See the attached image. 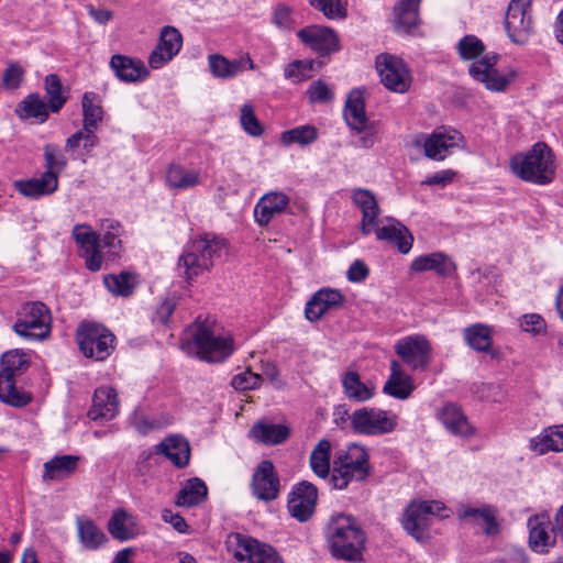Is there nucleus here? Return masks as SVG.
I'll use <instances>...</instances> for the list:
<instances>
[{
	"label": "nucleus",
	"instance_id": "obj_1",
	"mask_svg": "<svg viewBox=\"0 0 563 563\" xmlns=\"http://www.w3.org/2000/svg\"><path fill=\"white\" fill-rule=\"evenodd\" d=\"M181 349L206 362H222L233 350V339L212 318L200 317L190 325L181 339Z\"/></svg>",
	"mask_w": 563,
	"mask_h": 563
},
{
	"label": "nucleus",
	"instance_id": "obj_2",
	"mask_svg": "<svg viewBox=\"0 0 563 563\" xmlns=\"http://www.w3.org/2000/svg\"><path fill=\"white\" fill-rule=\"evenodd\" d=\"M460 57L464 60H473L468 67L470 76L482 82L490 91L501 92L507 89L515 79L517 73L514 69L500 71L496 68L499 55L488 53L484 56V43L475 35H465L456 45Z\"/></svg>",
	"mask_w": 563,
	"mask_h": 563
},
{
	"label": "nucleus",
	"instance_id": "obj_3",
	"mask_svg": "<svg viewBox=\"0 0 563 563\" xmlns=\"http://www.w3.org/2000/svg\"><path fill=\"white\" fill-rule=\"evenodd\" d=\"M325 536L334 558L345 561L362 560L366 534L355 518L343 514L332 516L327 525Z\"/></svg>",
	"mask_w": 563,
	"mask_h": 563
},
{
	"label": "nucleus",
	"instance_id": "obj_4",
	"mask_svg": "<svg viewBox=\"0 0 563 563\" xmlns=\"http://www.w3.org/2000/svg\"><path fill=\"white\" fill-rule=\"evenodd\" d=\"M510 169L523 181L548 185L555 177L554 154L548 144L538 142L527 153L511 157Z\"/></svg>",
	"mask_w": 563,
	"mask_h": 563
},
{
	"label": "nucleus",
	"instance_id": "obj_5",
	"mask_svg": "<svg viewBox=\"0 0 563 563\" xmlns=\"http://www.w3.org/2000/svg\"><path fill=\"white\" fill-rule=\"evenodd\" d=\"M227 252L225 241L208 234L189 243L178 261V269L186 280L190 282L203 272L209 271L214 261Z\"/></svg>",
	"mask_w": 563,
	"mask_h": 563
},
{
	"label": "nucleus",
	"instance_id": "obj_6",
	"mask_svg": "<svg viewBox=\"0 0 563 563\" xmlns=\"http://www.w3.org/2000/svg\"><path fill=\"white\" fill-rule=\"evenodd\" d=\"M371 474L369 455L365 446L352 443L338 453L330 482L335 489H345L352 482H363Z\"/></svg>",
	"mask_w": 563,
	"mask_h": 563
},
{
	"label": "nucleus",
	"instance_id": "obj_7",
	"mask_svg": "<svg viewBox=\"0 0 563 563\" xmlns=\"http://www.w3.org/2000/svg\"><path fill=\"white\" fill-rule=\"evenodd\" d=\"M352 431L360 435L380 437L391 433L398 424L396 413L376 407H362L350 416Z\"/></svg>",
	"mask_w": 563,
	"mask_h": 563
},
{
	"label": "nucleus",
	"instance_id": "obj_8",
	"mask_svg": "<svg viewBox=\"0 0 563 563\" xmlns=\"http://www.w3.org/2000/svg\"><path fill=\"white\" fill-rule=\"evenodd\" d=\"M115 336L100 323L81 322L77 329V343L86 357L104 361L114 350Z\"/></svg>",
	"mask_w": 563,
	"mask_h": 563
},
{
	"label": "nucleus",
	"instance_id": "obj_9",
	"mask_svg": "<svg viewBox=\"0 0 563 563\" xmlns=\"http://www.w3.org/2000/svg\"><path fill=\"white\" fill-rule=\"evenodd\" d=\"M225 543L236 563H284L274 548L251 537L231 533Z\"/></svg>",
	"mask_w": 563,
	"mask_h": 563
},
{
	"label": "nucleus",
	"instance_id": "obj_10",
	"mask_svg": "<svg viewBox=\"0 0 563 563\" xmlns=\"http://www.w3.org/2000/svg\"><path fill=\"white\" fill-rule=\"evenodd\" d=\"M18 316L13 325L16 334L34 340H43L48 336L52 317L48 308L43 302H25Z\"/></svg>",
	"mask_w": 563,
	"mask_h": 563
},
{
	"label": "nucleus",
	"instance_id": "obj_11",
	"mask_svg": "<svg viewBox=\"0 0 563 563\" xmlns=\"http://www.w3.org/2000/svg\"><path fill=\"white\" fill-rule=\"evenodd\" d=\"M442 510H445V507L441 501L415 500L404 512L402 527L416 540H423L427 537L432 516H441Z\"/></svg>",
	"mask_w": 563,
	"mask_h": 563
},
{
	"label": "nucleus",
	"instance_id": "obj_12",
	"mask_svg": "<svg viewBox=\"0 0 563 563\" xmlns=\"http://www.w3.org/2000/svg\"><path fill=\"white\" fill-rule=\"evenodd\" d=\"M532 2L533 0H511L508 4L505 30L515 44H526L533 33Z\"/></svg>",
	"mask_w": 563,
	"mask_h": 563
},
{
	"label": "nucleus",
	"instance_id": "obj_13",
	"mask_svg": "<svg viewBox=\"0 0 563 563\" xmlns=\"http://www.w3.org/2000/svg\"><path fill=\"white\" fill-rule=\"evenodd\" d=\"M396 354L412 371H424L432 361V346L421 334L398 340L394 346Z\"/></svg>",
	"mask_w": 563,
	"mask_h": 563
},
{
	"label": "nucleus",
	"instance_id": "obj_14",
	"mask_svg": "<svg viewBox=\"0 0 563 563\" xmlns=\"http://www.w3.org/2000/svg\"><path fill=\"white\" fill-rule=\"evenodd\" d=\"M376 69L383 85L390 91L404 93L410 88L411 76L402 59L380 54L376 57Z\"/></svg>",
	"mask_w": 563,
	"mask_h": 563
},
{
	"label": "nucleus",
	"instance_id": "obj_15",
	"mask_svg": "<svg viewBox=\"0 0 563 563\" xmlns=\"http://www.w3.org/2000/svg\"><path fill=\"white\" fill-rule=\"evenodd\" d=\"M297 36L306 46L321 56L330 55L340 49L338 34L327 26H306L297 32Z\"/></svg>",
	"mask_w": 563,
	"mask_h": 563
},
{
	"label": "nucleus",
	"instance_id": "obj_16",
	"mask_svg": "<svg viewBox=\"0 0 563 563\" xmlns=\"http://www.w3.org/2000/svg\"><path fill=\"white\" fill-rule=\"evenodd\" d=\"M181 46L183 35L174 26H164L159 33L158 44L148 56L150 67L159 69L179 53Z\"/></svg>",
	"mask_w": 563,
	"mask_h": 563
},
{
	"label": "nucleus",
	"instance_id": "obj_17",
	"mask_svg": "<svg viewBox=\"0 0 563 563\" xmlns=\"http://www.w3.org/2000/svg\"><path fill=\"white\" fill-rule=\"evenodd\" d=\"M317 499V487L303 481L289 494L287 508L294 518L300 522H305L312 516Z\"/></svg>",
	"mask_w": 563,
	"mask_h": 563
},
{
	"label": "nucleus",
	"instance_id": "obj_18",
	"mask_svg": "<svg viewBox=\"0 0 563 563\" xmlns=\"http://www.w3.org/2000/svg\"><path fill=\"white\" fill-rule=\"evenodd\" d=\"M529 529V547L538 553L548 552L554 547L555 534L552 530L553 522L547 512L531 516L527 522Z\"/></svg>",
	"mask_w": 563,
	"mask_h": 563
},
{
	"label": "nucleus",
	"instance_id": "obj_19",
	"mask_svg": "<svg viewBox=\"0 0 563 563\" xmlns=\"http://www.w3.org/2000/svg\"><path fill=\"white\" fill-rule=\"evenodd\" d=\"M462 134L451 128L435 129L424 141V154L428 158L443 161L453 147L459 146Z\"/></svg>",
	"mask_w": 563,
	"mask_h": 563
},
{
	"label": "nucleus",
	"instance_id": "obj_20",
	"mask_svg": "<svg viewBox=\"0 0 563 563\" xmlns=\"http://www.w3.org/2000/svg\"><path fill=\"white\" fill-rule=\"evenodd\" d=\"M252 487L254 495L261 500L272 501L277 498L279 478L273 462L264 460L258 464L252 477Z\"/></svg>",
	"mask_w": 563,
	"mask_h": 563
},
{
	"label": "nucleus",
	"instance_id": "obj_21",
	"mask_svg": "<svg viewBox=\"0 0 563 563\" xmlns=\"http://www.w3.org/2000/svg\"><path fill=\"white\" fill-rule=\"evenodd\" d=\"M109 65L115 77L123 82H140L145 80L150 75V71L141 59L122 54H114Z\"/></svg>",
	"mask_w": 563,
	"mask_h": 563
},
{
	"label": "nucleus",
	"instance_id": "obj_22",
	"mask_svg": "<svg viewBox=\"0 0 563 563\" xmlns=\"http://www.w3.org/2000/svg\"><path fill=\"white\" fill-rule=\"evenodd\" d=\"M289 205V197L280 191H271L260 198L255 208V221L266 227L276 214H280Z\"/></svg>",
	"mask_w": 563,
	"mask_h": 563
},
{
	"label": "nucleus",
	"instance_id": "obj_23",
	"mask_svg": "<svg viewBox=\"0 0 563 563\" xmlns=\"http://www.w3.org/2000/svg\"><path fill=\"white\" fill-rule=\"evenodd\" d=\"M343 295L336 289H320L307 302L305 314L309 321H318L328 310L341 307Z\"/></svg>",
	"mask_w": 563,
	"mask_h": 563
},
{
	"label": "nucleus",
	"instance_id": "obj_24",
	"mask_svg": "<svg viewBox=\"0 0 563 563\" xmlns=\"http://www.w3.org/2000/svg\"><path fill=\"white\" fill-rule=\"evenodd\" d=\"M415 388L412 377L405 373L400 362L393 360L390 362V375L383 387V391L388 396L405 400L411 396Z\"/></svg>",
	"mask_w": 563,
	"mask_h": 563
},
{
	"label": "nucleus",
	"instance_id": "obj_25",
	"mask_svg": "<svg viewBox=\"0 0 563 563\" xmlns=\"http://www.w3.org/2000/svg\"><path fill=\"white\" fill-rule=\"evenodd\" d=\"M466 344L477 351L488 353L492 360H499L501 353L493 349V330L483 323L472 324L463 330Z\"/></svg>",
	"mask_w": 563,
	"mask_h": 563
},
{
	"label": "nucleus",
	"instance_id": "obj_26",
	"mask_svg": "<svg viewBox=\"0 0 563 563\" xmlns=\"http://www.w3.org/2000/svg\"><path fill=\"white\" fill-rule=\"evenodd\" d=\"M119 402L115 389L112 387H100L95 390L88 417L92 420H110L117 416Z\"/></svg>",
	"mask_w": 563,
	"mask_h": 563
},
{
	"label": "nucleus",
	"instance_id": "obj_27",
	"mask_svg": "<svg viewBox=\"0 0 563 563\" xmlns=\"http://www.w3.org/2000/svg\"><path fill=\"white\" fill-rule=\"evenodd\" d=\"M410 269L415 273L432 271L441 277H449L454 274L456 265L446 254L434 252L416 257Z\"/></svg>",
	"mask_w": 563,
	"mask_h": 563
},
{
	"label": "nucleus",
	"instance_id": "obj_28",
	"mask_svg": "<svg viewBox=\"0 0 563 563\" xmlns=\"http://www.w3.org/2000/svg\"><path fill=\"white\" fill-rule=\"evenodd\" d=\"M385 222L375 232L377 240L396 244L400 253L407 254L411 250L413 242L409 230L393 218H387Z\"/></svg>",
	"mask_w": 563,
	"mask_h": 563
},
{
	"label": "nucleus",
	"instance_id": "obj_29",
	"mask_svg": "<svg viewBox=\"0 0 563 563\" xmlns=\"http://www.w3.org/2000/svg\"><path fill=\"white\" fill-rule=\"evenodd\" d=\"M353 202L362 211L361 231L364 235H368L379 216V207L372 191L358 188L353 192Z\"/></svg>",
	"mask_w": 563,
	"mask_h": 563
},
{
	"label": "nucleus",
	"instance_id": "obj_30",
	"mask_svg": "<svg viewBox=\"0 0 563 563\" xmlns=\"http://www.w3.org/2000/svg\"><path fill=\"white\" fill-rule=\"evenodd\" d=\"M110 534L119 541H128L141 534L136 518L123 509H117L108 521Z\"/></svg>",
	"mask_w": 563,
	"mask_h": 563
},
{
	"label": "nucleus",
	"instance_id": "obj_31",
	"mask_svg": "<svg viewBox=\"0 0 563 563\" xmlns=\"http://www.w3.org/2000/svg\"><path fill=\"white\" fill-rule=\"evenodd\" d=\"M344 119L347 125L358 132L366 131L369 126L365 113V101L361 90H352L344 108Z\"/></svg>",
	"mask_w": 563,
	"mask_h": 563
},
{
	"label": "nucleus",
	"instance_id": "obj_32",
	"mask_svg": "<svg viewBox=\"0 0 563 563\" xmlns=\"http://www.w3.org/2000/svg\"><path fill=\"white\" fill-rule=\"evenodd\" d=\"M58 187L56 174L45 172L38 178L15 181L16 190L25 197L38 198L53 194Z\"/></svg>",
	"mask_w": 563,
	"mask_h": 563
},
{
	"label": "nucleus",
	"instance_id": "obj_33",
	"mask_svg": "<svg viewBox=\"0 0 563 563\" xmlns=\"http://www.w3.org/2000/svg\"><path fill=\"white\" fill-rule=\"evenodd\" d=\"M155 449L158 454L165 455L177 467H184L189 462V443L183 437H168L158 443Z\"/></svg>",
	"mask_w": 563,
	"mask_h": 563
},
{
	"label": "nucleus",
	"instance_id": "obj_34",
	"mask_svg": "<svg viewBox=\"0 0 563 563\" xmlns=\"http://www.w3.org/2000/svg\"><path fill=\"white\" fill-rule=\"evenodd\" d=\"M79 456L57 455L45 462L43 467L44 482H58L69 477L78 467Z\"/></svg>",
	"mask_w": 563,
	"mask_h": 563
},
{
	"label": "nucleus",
	"instance_id": "obj_35",
	"mask_svg": "<svg viewBox=\"0 0 563 563\" xmlns=\"http://www.w3.org/2000/svg\"><path fill=\"white\" fill-rule=\"evenodd\" d=\"M289 434L288 427L268 421H258L250 430V435L256 442L271 446L284 443Z\"/></svg>",
	"mask_w": 563,
	"mask_h": 563
},
{
	"label": "nucleus",
	"instance_id": "obj_36",
	"mask_svg": "<svg viewBox=\"0 0 563 563\" xmlns=\"http://www.w3.org/2000/svg\"><path fill=\"white\" fill-rule=\"evenodd\" d=\"M420 0H400L395 7V29L398 33H410L419 24Z\"/></svg>",
	"mask_w": 563,
	"mask_h": 563
},
{
	"label": "nucleus",
	"instance_id": "obj_37",
	"mask_svg": "<svg viewBox=\"0 0 563 563\" xmlns=\"http://www.w3.org/2000/svg\"><path fill=\"white\" fill-rule=\"evenodd\" d=\"M530 449L543 455L550 451H563V424L544 429L538 437L530 440Z\"/></svg>",
	"mask_w": 563,
	"mask_h": 563
},
{
	"label": "nucleus",
	"instance_id": "obj_38",
	"mask_svg": "<svg viewBox=\"0 0 563 563\" xmlns=\"http://www.w3.org/2000/svg\"><path fill=\"white\" fill-rule=\"evenodd\" d=\"M440 419L445 428L455 435L468 437L474 433V428L461 411L460 407L454 404L443 406Z\"/></svg>",
	"mask_w": 563,
	"mask_h": 563
},
{
	"label": "nucleus",
	"instance_id": "obj_39",
	"mask_svg": "<svg viewBox=\"0 0 563 563\" xmlns=\"http://www.w3.org/2000/svg\"><path fill=\"white\" fill-rule=\"evenodd\" d=\"M457 514L462 519L482 525L486 534H495L498 532L496 511L492 506H483L479 508L461 506Z\"/></svg>",
	"mask_w": 563,
	"mask_h": 563
},
{
	"label": "nucleus",
	"instance_id": "obj_40",
	"mask_svg": "<svg viewBox=\"0 0 563 563\" xmlns=\"http://www.w3.org/2000/svg\"><path fill=\"white\" fill-rule=\"evenodd\" d=\"M342 387L345 397L355 402H365L375 395V387L361 380L358 373L347 371L342 377Z\"/></svg>",
	"mask_w": 563,
	"mask_h": 563
},
{
	"label": "nucleus",
	"instance_id": "obj_41",
	"mask_svg": "<svg viewBox=\"0 0 563 563\" xmlns=\"http://www.w3.org/2000/svg\"><path fill=\"white\" fill-rule=\"evenodd\" d=\"M76 525L79 542L87 550H98L108 541L106 533L91 519L78 518Z\"/></svg>",
	"mask_w": 563,
	"mask_h": 563
},
{
	"label": "nucleus",
	"instance_id": "obj_42",
	"mask_svg": "<svg viewBox=\"0 0 563 563\" xmlns=\"http://www.w3.org/2000/svg\"><path fill=\"white\" fill-rule=\"evenodd\" d=\"M208 494L203 481L192 477L186 481L184 487L177 493L175 504L179 507H192L202 503Z\"/></svg>",
	"mask_w": 563,
	"mask_h": 563
},
{
	"label": "nucleus",
	"instance_id": "obj_43",
	"mask_svg": "<svg viewBox=\"0 0 563 563\" xmlns=\"http://www.w3.org/2000/svg\"><path fill=\"white\" fill-rule=\"evenodd\" d=\"M199 170L188 169L181 165H170L166 173V183L170 188L189 189L200 184Z\"/></svg>",
	"mask_w": 563,
	"mask_h": 563
},
{
	"label": "nucleus",
	"instance_id": "obj_44",
	"mask_svg": "<svg viewBox=\"0 0 563 563\" xmlns=\"http://www.w3.org/2000/svg\"><path fill=\"white\" fill-rule=\"evenodd\" d=\"M21 119H35L43 123L48 119L49 103H46L37 93L26 96L19 104Z\"/></svg>",
	"mask_w": 563,
	"mask_h": 563
},
{
	"label": "nucleus",
	"instance_id": "obj_45",
	"mask_svg": "<svg viewBox=\"0 0 563 563\" xmlns=\"http://www.w3.org/2000/svg\"><path fill=\"white\" fill-rule=\"evenodd\" d=\"M121 225L118 221L106 219L101 222L102 238L100 236L101 250L106 249L109 260H115L121 251L120 240Z\"/></svg>",
	"mask_w": 563,
	"mask_h": 563
},
{
	"label": "nucleus",
	"instance_id": "obj_46",
	"mask_svg": "<svg viewBox=\"0 0 563 563\" xmlns=\"http://www.w3.org/2000/svg\"><path fill=\"white\" fill-rule=\"evenodd\" d=\"M0 399L2 402L12 407H24L31 402L32 397L29 393L19 390L15 387V380L10 379L8 374L0 379Z\"/></svg>",
	"mask_w": 563,
	"mask_h": 563
},
{
	"label": "nucleus",
	"instance_id": "obj_47",
	"mask_svg": "<svg viewBox=\"0 0 563 563\" xmlns=\"http://www.w3.org/2000/svg\"><path fill=\"white\" fill-rule=\"evenodd\" d=\"M209 67L214 77L228 79L244 70V60H229L221 55L214 54L209 56Z\"/></svg>",
	"mask_w": 563,
	"mask_h": 563
},
{
	"label": "nucleus",
	"instance_id": "obj_48",
	"mask_svg": "<svg viewBox=\"0 0 563 563\" xmlns=\"http://www.w3.org/2000/svg\"><path fill=\"white\" fill-rule=\"evenodd\" d=\"M330 451L331 443L322 439L310 454V466L314 474L321 478H325L330 474Z\"/></svg>",
	"mask_w": 563,
	"mask_h": 563
},
{
	"label": "nucleus",
	"instance_id": "obj_49",
	"mask_svg": "<svg viewBox=\"0 0 563 563\" xmlns=\"http://www.w3.org/2000/svg\"><path fill=\"white\" fill-rule=\"evenodd\" d=\"M44 88L51 111L58 112L64 107L68 98L59 77L55 74L47 75L45 77Z\"/></svg>",
	"mask_w": 563,
	"mask_h": 563
},
{
	"label": "nucleus",
	"instance_id": "obj_50",
	"mask_svg": "<svg viewBox=\"0 0 563 563\" xmlns=\"http://www.w3.org/2000/svg\"><path fill=\"white\" fill-rule=\"evenodd\" d=\"M318 137V131L312 125H301L291 130L285 131L282 134V142L286 145L298 143L300 145H308L313 143Z\"/></svg>",
	"mask_w": 563,
	"mask_h": 563
},
{
	"label": "nucleus",
	"instance_id": "obj_51",
	"mask_svg": "<svg viewBox=\"0 0 563 563\" xmlns=\"http://www.w3.org/2000/svg\"><path fill=\"white\" fill-rule=\"evenodd\" d=\"M95 100L96 95L92 92H86L82 97L81 104L85 128H97L102 120V108L100 104L96 103Z\"/></svg>",
	"mask_w": 563,
	"mask_h": 563
},
{
	"label": "nucleus",
	"instance_id": "obj_52",
	"mask_svg": "<svg viewBox=\"0 0 563 563\" xmlns=\"http://www.w3.org/2000/svg\"><path fill=\"white\" fill-rule=\"evenodd\" d=\"M309 3L328 19H343L346 16L347 0H309Z\"/></svg>",
	"mask_w": 563,
	"mask_h": 563
},
{
	"label": "nucleus",
	"instance_id": "obj_53",
	"mask_svg": "<svg viewBox=\"0 0 563 563\" xmlns=\"http://www.w3.org/2000/svg\"><path fill=\"white\" fill-rule=\"evenodd\" d=\"M132 276L128 273H121L119 275H109L104 277V285L109 291L126 297L132 294L133 283Z\"/></svg>",
	"mask_w": 563,
	"mask_h": 563
},
{
	"label": "nucleus",
	"instance_id": "obj_54",
	"mask_svg": "<svg viewBox=\"0 0 563 563\" xmlns=\"http://www.w3.org/2000/svg\"><path fill=\"white\" fill-rule=\"evenodd\" d=\"M73 236L81 249V252L100 245V235L91 231L86 224H77L73 229Z\"/></svg>",
	"mask_w": 563,
	"mask_h": 563
},
{
	"label": "nucleus",
	"instance_id": "obj_55",
	"mask_svg": "<svg viewBox=\"0 0 563 563\" xmlns=\"http://www.w3.org/2000/svg\"><path fill=\"white\" fill-rule=\"evenodd\" d=\"M44 159L46 172L56 175L67 165L66 157L60 153L58 146L54 144H46L44 146Z\"/></svg>",
	"mask_w": 563,
	"mask_h": 563
},
{
	"label": "nucleus",
	"instance_id": "obj_56",
	"mask_svg": "<svg viewBox=\"0 0 563 563\" xmlns=\"http://www.w3.org/2000/svg\"><path fill=\"white\" fill-rule=\"evenodd\" d=\"M240 122L243 130L252 136H261L263 126L254 113L251 104L245 103L241 109Z\"/></svg>",
	"mask_w": 563,
	"mask_h": 563
},
{
	"label": "nucleus",
	"instance_id": "obj_57",
	"mask_svg": "<svg viewBox=\"0 0 563 563\" xmlns=\"http://www.w3.org/2000/svg\"><path fill=\"white\" fill-rule=\"evenodd\" d=\"M262 384V376L260 374L253 373L251 369H245L244 372L235 375L232 378L231 385L233 388L238 390H250L260 387Z\"/></svg>",
	"mask_w": 563,
	"mask_h": 563
},
{
	"label": "nucleus",
	"instance_id": "obj_58",
	"mask_svg": "<svg viewBox=\"0 0 563 563\" xmlns=\"http://www.w3.org/2000/svg\"><path fill=\"white\" fill-rule=\"evenodd\" d=\"M312 69V62L295 60L285 67V77L294 81H301L309 77Z\"/></svg>",
	"mask_w": 563,
	"mask_h": 563
},
{
	"label": "nucleus",
	"instance_id": "obj_59",
	"mask_svg": "<svg viewBox=\"0 0 563 563\" xmlns=\"http://www.w3.org/2000/svg\"><path fill=\"white\" fill-rule=\"evenodd\" d=\"M311 102H329L333 99L332 89L322 80L313 81L308 89Z\"/></svg>",
	"mask_w": 563,
	"mask_h": 563
},
{
	"label": "nucleus",
	"instance_id": "obj_60",
	"mask_svg": "<svg viewBox=\"0 0 563 563\" xmlns=\"http://www.w3.org/2000/svg\"><path fill=\"white\" fill-rule=\"evenodd\" d=\"M520 328L522 331L532 333V334H540L545 331L547 323L544 319L538 314V313H528L521 317L520 319Z\"/></svg>",
	"mask_w": 563,
	"mask_h": 563
},
{
	"label": "nucleus",
	"instance_id": "obj_61",
	"mask_svg": "<svg viewBox=\"0 0 563 563\" xmlns=\"http://www.w3.org/2000/svg\"><path fill=\"white\" fill-rule=\"evenodd\" d=\"M178 299L179 297L176 294H169L163 299L155 313V318L158 322L162 324L168 323L169 318L178 303Z\"/></svg>",
	"mask_w": 563,
	"mask_h": 563
},
{
	"label": "nucleus",
	"instance_id": "obj_62",
	"mask_svg": "<svg viewBox=\"0 0 563 563\" xmlns=\"http://www.w3.org/2000/svg\"><path fill=\"white\" fill-rule=\"evenodd\" d=\"M273 23L280 30H291L294 25L291 10L285 4H278L273 14Z\"/></svg>",
	"mask_w": 563,
	"mask_h": 563
},
{
	"label": "nucleus",
	"instance_id": "obj_63",
	"mask_svg": "<svg viewBox=\"0 0 563 563\" xmlns=\"http://www.w3.org/2000/svg\"><path fill=\"white\" fill-rule=\"evenodd\" d=\"M23 77V69L16 64H10L3 73L2 81L8 88H18Z\"/></svg>",
	"mask_w": 563,
	"mask_h": 563
},
{
	"label": "nucleus",
	"instance_id": "obj_64",
	"mask_svg": "<svg viewBox=\"0 0 563 563\" xmlns=\"http://www.w3.org/2000/svg\"><path fill=\"white\" fill-rule=\"evenodd\" d=\"M101 244L85 252L80 256L85 258L86 267L91 272H98L101 268L102 255Z\"/></svg>",
	"mask_w": 563,
	"mask_h": 563
}]
</instances>
